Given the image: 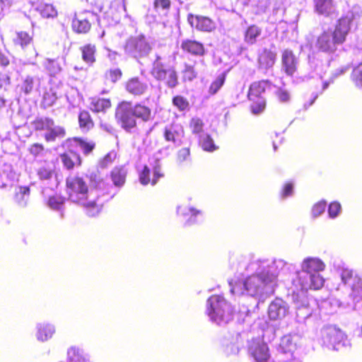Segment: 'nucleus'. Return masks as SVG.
<instances>
[{
    "label": "nucleus",
    "instance_id": "nucleus-44",
    "mask_svg": "<svg viewBox=\"0 0 362 362\" xmlns=\"http://www.w3.org/2000/svg\"><path fill=\"white\" fill-rule=\"evenodd\" d=\"M354 281L351 287V295L354 299L362 298V276L355 275Z\"/></svg>",
    "mask_w": 362,
    "mask_h": 362
},
{
    "label": "nucleus",
    "instance_id": "nucleus-31",
    "mask_svg": "<svg viewBox=\"0 0 362 362\" xmlns=\"http://www.w3.org/2000/svg\"><path fill=\"white\" fill-rule=\"evenodd\" d=\"M315 11L321 15L329 16L335 11L333 0H313Z\"/></svg>",
    "mask_w": 362,
    "mask_h": 362
},
{
    "label": "nucleus",
    "instance_id": "nucleus-52",
    "mask_svg": "<svg viewBox=\"0 0 362 362\" xmlns=\"http://www.w3.org/2000/svg\"><path fill=\"white\" fill-rule=\"evenodd\" d=\"M349 69H350L349 65H344V66H342L339 67V69H336L335 71L332 74V79L329 81H325L323 83L322 90H325V89H327L328 88L329 85L330 83H333L334 78H336L337 77H338L341 75H343L344 74L347 72L349 70Z\"/></svg>",
    "mask_w": 362,
    "mask_h": 362
},
{
    "label": "nucleus",
    "instance_id": "nucleus-37",
    "mask_svg": "<svg viewBox=\"0 0 362 362\" xmlns=\"http://www.w3.org/2000/svg\"><path fill=\"white\" fill-rule=\"evenodd\" d=\"M82 52L83 60L88 64H92L95 61V46L91 44L84 45L81 48Z\"/></svg>",
    "mask_w": 362,
    "mask_h": 362
},
{
    "label": "nucleus",
    "instance_id": "nucleus-26",
    "mask_svg": "<svg viewBox=\"0 0 362 362\" xmlns=\"http://www.w3.org/2000/svg\"><path fill=\"white\" fill-rule=\"evenodd\" d=\"M36 329V338L38 341L42 342L50 339L55 333L54 325L48 322L37 324Z\"/></svg>",
    "mask_w": 362,
    "mask_h": 362
},
{
    "label": "nucleus",
    "instance_id": "nucleus-12",
    "mask_svg": "<svg viewBox=\"0 0 362 362\" xmlns=\"http://www.w3.org/2000/svg\"><path fill=\"white\" fill-rule=\"evenodd\" d=\"M124 49L127 54L137 59L147 56L151 47L146 38L140 35L129 38L124 45Z\"/></svg>",
    "mask_w": 362,
    "mask_h": 362
},
{
    "label": "nucleus",
    "instance_id": "nucleus-64",
    "mask_svg": "<svg viewBox=\"0 0 362 362\" xmlns=\"http://www.w3.org/2000/svg\"><path fill=\"white\" fill-rule=\"evenodd\" d=\"M107 51V57L109 58V59L113 62H115L117 61L118 53L115 51H112L109 48H105Z\"/></svg>",
    "mask_w": 362,
    "mask_h": 362
},
{
    "label": "nucleus",
    "instance_id": "nucleus-20",
    "mask_svg": "<svg viewBox=\"0 0 362 362\" xmlns=\"http://www.w3.org/2000/svg\"><path fill=\"white\" fill-rule=\"evenodd\" d=\"M187 20L192 27L201 31L210 32L215 28V23L208 17L189 14Z\"/></svg>",
    "mask_w": 362,
    "mask_h": 362
},
{
    "label": "nucleus",
    "instance_id": "nucleus-62",
    "mask_svg": "<svg viewBox=\"0 0 362 362\" xmlns=\"http://www.w3.org/2000/svg\"><path fill=\"white\" fill-rule=\"evenodd\" d=\"M44 150V147L42 144H34L30 148V152L34 156L39 155Z\"/></svg>",
    "mask_w": 362,
    "mask_h": 362
},
{
    "label": "nucleus",
    "instance_id": "nucleus-15",
    "mask_svg": "<svg viewBox=\"0 0 362 362\" xmlns=\"http://www.w3.org/2000/svg\"><path fill=\"white\" fill-rule=\"evenodd\" d=\"M0 88H6L11 84V79L16 71L14 62H11L8 57L0 49Z\"/></svg>",
    "mask_w": 362,
    "mask_h": 362
},
{
    "label": "nucleus",
    "instance_id": "nucleus-22",
    "mask_svg": "<svg viewBox=\"0 0 362 362\" xmlns=\"http://www.w3.org/2000/svg\"><path fill=\"white\" fill-rule=\"evenodd\" d=\"M178 214L187 218L186 223L192 225L202 219L203 213L192 206H178L177 209Z\"/></svg>",
    "mask_w": 362,
    "mask_h": 362
},
{
    "label": "nucleus",
    "instance_id": "nucleus-3",
    "mask_svg": "<svg viewBox=\"0 0 362 362\" xmlns=\"http://www.w3.org/2000/svg\"><path fill=\"white\" fill-rule=\"evenodd\" d=\"M300 269L297 272V277L302 290H318L324 286L325 279L320 272L325 270V264L320 258H305L301 262Z\"/></svg>",
    "mask_w": 362,
    "mask_h": 362
},
{
    "label": "nucleus",
    "instance_id": "nucleus-48",
    "mask_svg": "<svg viewBox=\"0 0 362 362\" xmlns=\"http://www.w3.org/2000/svg\"><path fill=\"white\" fill-rule=\"evenodd\" d=\"M351 80L357 88H362V64H358L353 69Z\"/></svg>",
    "mask_w": 362,
    "mask_h": 362
},
{
    "label": "nucleus",
    "instance_id": "nucleus-29",
    "mask_svg": "<svg viewBox=\"0 0 362 362\" xmlns=\"http://www.w3.org/2000/svg\"><path fill=\"white\" fill-rule=\"evenodd\" d=\"M38 85L39 79L37 78L26 75L22 77L21 82L18 84V88L21 92L28 95L30 94Z\"/></svg>",
    "mask_w": 362,
    "mask_h": 362
},
{
    "label": "nucleus",
    "instance_id": "nucleus-24",
    "mask_svg": "<svg viewBox=\"0 0 362 362\" xmlns=\"http://www.w3.org/2000/svg\"><path fill=\"white\" fill-rule=\"evenodd\" d=\"M180 47L183 52L194 56H203L205 53L203 44L194 40H183Z\"/></svg>",
    "mask_w": 362,
    "mask_h": 362
},
{
    "label": "nucleus",
    "instance_id": "nucleus-33",
    "mask_svg": "<svg viewBox=\"0 0 362 362\" xmlns=\"http://www.w3.org/2000/svg\"><path fill=\"white\" fill-rule=\"evenodd\" d=\"M54 173V165L51 163L45 162L37 169V175L42 181L50 180L53 177Z\"/></svg>",
    "mask_w": 362,
    "mask_h": 362
},
{
    "label": "nucleus",
    "instance_id": "nucleus-50",
    "mask_svg": "<svg viewBox=\"0 0 362 362\" xmlns=\"http://www.w3.org/2000/svg\"><path fill=\"white\" fill-rule=\"evenodd\" d=\"M173 104L180 111L188 110L189 107L188 100L181 95L175 96L173 99Z\"/></svg>",
    "mask_w": 362,
    "mask_h": 362
},
{
    "label": "nucleus",
    "instance_id": "nucleus-58",
    "mask_svg": "<svg viewBox=\"0 0 362 362\" xmlns=\"http://www.w3.org/2000/svg\"><path fill=\"white\" fill-rule=\"evenodd\" d=\"M122 76V71L119 69L115 68L113 69H110L109 71L106 73V77L110 79L112 82H116L118 81Z\"/></svg>",
    "mask_w": 362,
    "mask_h": 362
},
{
    "label": "nucleus",
    "instance_id": "nucleus-63",
    "mask_svg": "<svg viewBox=\"0 0 362 362\" xmlns=\"http://www.w3.org/2000/svg\"><path fill=\"white\" fill-rule=\"evenodd\" d=\"M116 153L115 152H110L107 153L105 158H103V160L102 162V165L105 166L108 165L109 163H111L112 160L115 158Z\"/></svg>",
    "mask_w": 362,
    "mask_h": 362
},
{
    "label": "nucleus",
    "instance_id": "nucleus-35",
    "mask_svg": "<svg viewBox=\"0 0 362 362\" xmlns=\"http://www.w3.org/2000/svg\"><path fill=\"white\" fill-rule=\"evenodd\" d=\"M30 194V189L28 187H18L16 189L15 202L21 207L27 205Z\"/></svg>",
    "mask_w": 362,
    "mask_h": 362
},
{
    "label": "nucleus",
    "instance_id": "nucleus-36",
    "mask_svg": "<svg viewBox=\"0 0 362 362\" xmlns=\"http://www.w3.org/2000/svg\"><path fill=\"white\" fill-rule=\"evenodd\" d=\"M111 106V102L109 99L94 98L92 99L90 107V110L99 112H105Z\"/></svg>",
    "mask_w": 362,
    "mask_h": 362
},
{
    "label": "nucleus",
    "instance_id": "nucleus-7",
    "mask_svg": "<svg viewBox=\"0 0 362 362\" xmlns=\"http://www.w3.org/2000/svg\"><path fill=\"white\" fill-rule=\"evenodd\" d=\"M272 86V83L267 80L255 81L250 85L247 98L252 102L251 111L253 114L258 115L263 112L266 106L263 94Z\"/></svg>",
    "mask_w": 362,
    "mask_h": 362
},
{
    "label": "nucleus",
    "instance_id": "nucleus-17",
    "mask_svg": "<svg viewBox=\"0 0 362 362\" xmlns=\"http://www.w3.org/2000/svg\"><path fill=\"white\" fill-rule=\"evenodd\" d=\"M163 136L166 141L180 146L185 136L183 127L179 123H172L165 126Z\"/></svg>",
    "mask_w": 362,
    "mask_h": 362
},
{
    "label": "nucleus",
    "instance_id": "nucleus-46",
    "mask_svg": "<svg viewBox=\"0 0 362 362\" xmlns=\"http://www.w3.org/2000/svg\"><path fill=\"white\" fill-rule=\"evenodd\" d=\"M64 203V198L62 196L55 194L51 196L47 202V206L54 210H60Z\"/></svg>",
    "mask_w": 362,
    "mask_h": 362
},
{
    "label": "nucleus",
    "instance_id": "nucleus-19",
    "mask_svg": "<svg viewBox=\"0 0 362 362\" xmlns=\"http://www.w3.org/2000/svg\"><path fill=\"white\" fill-rule=\"evenodd\" d=\"M249 351L256 362H272L269 358L268 346L263 342H254Z\"/></svg>",
    "mask_w": 362,
    "mask_h": 362
},
{
    "label": "nucleus",
    "instance_id": "nucleus-6",
    "mask_svg": "<svg viewBox=\"0 0 362 362\" xmlns=\"http://www.w3.org/2000/svg\"><path fill=\"white\" fill-rule=\"evenodd\" d=\"M167 62L166 55L156 53L151 74L157 81H163L168 88H173L178 84L177 75L175 69Z\"/></svg>",
    "mask_w": 362,
    "mask_h": 362
},
{
    "label": "nucleus",
    "instance_id": "nucleus-9",
    "mask_svg": "<svg viewBox=\"0 0 362 362\" xmlns=\"http://www.w3.org/2000/svg\"><path fill=\"white\" fill-rule=\"evenodd\" d=\"M33 124L35 130L45 131L44 138L47 142L55 141L57 139L65 136V129L56 125L54 121L47 117H38L33 121Z\"/></svg>",
    "mask_w": 362,
    "mask_h": 362
},
{
    "label": "nucleus",
    "instance_id": "nucleus-39",
    "mask_svg": "<svg viewBox=\"0 0 362 362\" xmlns=\"http://www.w3.org/2000/svg\"><path fill=\"white\" fill-rule=\"evenodd\" d=\"M339 272L341 284L344 286L347 285L351 288L352 283L355 281V275H354L353 270L346 267H342L339 270Z\"/></svg>",
    "mask_w": 362,
    "mask_h": 362
},
{
    "label": "nucleus",
    "instance_id": "nucleus-16",
    "mask_svg": "<svg viewBox=\"0 0 362 362\" xmlns=\"http://www.w3.org/2000/svg\"><path fill=\"white\" fill-rule=\"evenodd\" d=\"M153 171V176L152 180H151V169L148 166L144 165L141 170H139V178L141 185H147L151 182L152 185H155L158 179L163 176V174L161 173V168L158 160H155Z\"/></svg>",
    "mask_w": 362,
    "mask_h": 362
},
{
    "label": "nucleus",
    "instance_id": "nucleus-14",
    "mask_svg": "<svg viewBox=\"0 0 362 362\" xmlns=\"http://www.w3.org/2000/svg\"><path fill=\"white\" fill-rule=\"evenodd\" d=\"M95 22L99 23L97 14L90 11H86L75 16L72 21V28L78 33H86L90 30L91 25Z\"/></svg>",
    "mask_w": 362,
    "mask_h": 362
},
{
    "label": "nucleus",
    "instance_id": "nucleus-43",
    "mask_svg": "<svg viewBox=\"0 0 362 362\" xmlns=\"http://www.w3.org/2000/svg\"><path fill=\"white\" fill-rule=\"evenodd\" d=\"M199 141L204 151H213L216 149L213 139L208 134H202V135H199Z\"/></svg>",
    "mask_w": 362,
    "mask_h": 362
},
{
    "label": "nucleus",
    "instance_id": "nucleus-1",
    "mask_svg": "<svg viewBox=\"0 0 362 362\" xmlns=\"http://www.w3.org/2000/svg\"><path fill=\"white\" fill-rule=\"evenodd\" d=\"M240 276L229 281L232 295L252 297L269 296L274 293L278 275L293 270L294 267L283 259H257L246 264L240 262L236 268Z\"/></svg>",
    "mask_w": 362,
    "mask_h": 362
},
{
    "label": "nucleus",
    "instance_id": "nucleus-57",
    "mask_svg": "<svg viewBox=\"0 0 362 362\" xmlns=\"http://www.w3.org/2000/svg\"><path fill=\"white\" fill-rule=\"evenodd\" d=\"M326 202L325 201H320L315 204L312 209V215L313 217H317L320 216L325 210Z\"/></svg>",
    "mask_w": 362,
    "mask_h": 362
},
{
    "label": "nucleus",
    "instance_id": "nucleus-18",
    "mask_svg": "<svg viewBox=\"0 0 362 362\" xmlns=\"http://www.w3.org/2000/svg\"><path fill=\"white\" fill-rule=\"evenodd\" d=\"M288 313V306L282 299L276 298L268 308L269 317L272 320H281Z\"/></svg>",
    "mask_w": 362,
    "mask_h": 362
},
{
    "label": "nucleus",
    "instance_id": "nucleus-61",
    "mask_svg": "<svg viewBox=\"0 0 362 362\" xmlns=\"http://www.w3.org/2000/svg\"><path fill=\"white\" fill-rule=\"evenodd\" d=\"M154 6L157 9H162L163 11H167L170 6V0H156L154 1Z\"/></svg>",
    "mask_w": 362,
    "mask_h": 362
},
{
    "label": "nucleus",
    "instance_id": "nucleus-38",
    "mask_svg": "<svg viewBox=\"0 0 362 362\" xmlns=\"http://www.w3.org/2000/svg\"><path fill=\"white\" fill-rule=\"evenodd\" d=\"M80 128L83 132H87L93 127V122L88 111H81L78 115Z\"/></svg>",
    "mask_w": 362,
    "mask_h": 362
},
{
    "label": "nucleus",
    "instance_id": "nucleus-32",
    "mask_svg": "<svg viewBox=\"0 0 362 362\" xmlns=\"http://www.w3.org/2000/svg\"><path fill=\"white\" fill-rule=\"evenodd\" d=\"M262 31V28L256 25H250L244 33L245 42L249 45L255 44L260 37Z\"/></svg>",
    "mask_w": 362,
    "mask_h": 362
},
{
    "label": "nucleus",
    "instance_id": "nucleus-49",
    "mask_svg": "<svg viewBox=\"0 0 362 362\" xmlns=\"http://www.w3.org/2000/svg\"><path fill=\"white\" fill-rule=\"evenodd\" d=\"M225 82V75L223 74H220L210 85L209 93L211 95L216 94L218 90L223 86Z\"/></svg>",
    "mask_w": 362,
    "mask_h": 362
},
{
    "label": "nucleus",
    "instance_id": "nucleus-56",
    "mask_svg": "<svg viewBox=\"0 0 362 362\" xmlns=\"http://www.w3.org/2000/svg\"><path fill=\"white\" fill-rule=\"evenodd\" d=\"M341 212V205L339 202L331 203L328 208L329 216L332 218H336Z\"/></svg>",
    "mask_w": 362,
    "mask_h": 362
},
{
    "label": "nucleus",
    "instance_id": "nucleus-21",
    "mask_svg": "<svg viewBox=\"0 0 362 362\" xmlns=\"http://www.w3.org/2000/svg\"><path fill=\"white\" fill-rule=\"evenodd\" d=\"M126 90L134 95H144L148 90V84L146 81L139 77H133L126 83Z\"/></svg>",
    "mask_w": 362,
    "mask_h": 362
},
{
    "label": "nucleus",
    "instance_id": "nucleus-13",
    "mask_svg": "<svg viewBox=\"0 0 362 362\" xmlns=\"http://www.w3.org/2000/svg\"><path fill=\"white\" fill-rule=\"evenodd\" d=\"M295 303L296 321L299 324H305L317 309L315 300L305 296L300 300H296Z\"/></svg>",
    "mask_w": 362,
    "mask_h": 362
},
{
    "label": "nucleus",
    "instance_id": "nucleus-54",
    "mask_svg": "<svg viewBox=\"0 0 362 362\" xmlns=\"http://www.w3.org/2000/svg\"><path fill=\"white\" fill-rule=\"evenodd\" d=\"M197 77V72L194 66L189 64H185V68L182 70V78L184 81H192Z\"/></svg>",
    "mask_w": 362,
    "mask_h": 362
},
{
    "label": "nucleus",
    "instance_id": "nucleus-60",
    "mask_svg": "<svg viewBox=\"0 0 362 362\" xmlns=\"http://www.w3.org/2000/svg\"><path fill=\"white\" fill-rule=\"evenodd\" d=\"M189 149L188 148H182L177 153V160L180 163L186 161L189 158Z\"/></svg>",
    "mask_w": 362,
    "mask_h": 362
},
{
    "label": "nucleus",
    "instance_id": "nucleus-27",
    "mask_svg": "<svg viewBox=\"0 0 362 362\" xmlns=\"http://www.w3.org/2000/svg\"><path fill=\"white\" fill-rule=\"evenodd\" d=\"M297 59L290 50H285L282 54L283 67L288 75H293L296 69Z\"/></svg>",
    "mask_w": 362,
    "mask_h": 362
},
{
    "label": "nucleus",
    "instance_id": "nucleus-59",
    "mask_svg": "<svg viewBox=\"0 0 362 362\" xmlns=\"http://www.w3.org/2000/svg\"><path fill=\"white\" fill-rule=\"evenodd\" d=\"M293 184L291 182L286 183L281 193V197L282 199H286L288 197H291L293 195Z\"/></svg>",
    "mask_w": 362,
    "mask_h": 362
},
{
    "label": "nucleus",
    "instance_id": "nucleus-42",
    "mask_svg": "<svg viewBox=\"0 0 362 362\" xmlns=\"http://www.w3.org/2000/svg\"><path fill=\"white\" fill-rule=\"evenodd\" d=\"M74 141L76 146L86 155L90 153L95 147V143L91 141H86L80 138H75Z\"/></svg>",
    "mask_w": 362,
    "mask_h": 362
},
{
    "label": "nucleus",
    "instance_id": "nucleus-40",
    "mask_svg": "<svg viewBox=\"0 0 362 362\" xmlns=\"http://www.w3.org/2000/svg\"><path fill=\"white\" fill-rule=\"evenodd\" d=\"M35 10L40 14L43 18H53L57 15V11L54 6L51 4H39Z\"/></svg>",
    "mask_w": 362,
    "mask_h": 362
},
{
    "label": "nucleus",
    "instance_id": "nucleus-8",
    "mask_svg": "<svg viewBox=\"0 0 362 362\" xmlns=\"http://www.w3.org/2000/svg\"><path fill=\"white\" fill-rule=\"evenodd\" d=\"M322 344L329 349L340 350L349 346L347 336L334 325H325L321 329Z\"/></svg>",
    "mask_w": 362,
    "mask_h": 362
},
{
    "label": "nucleus",
    "instance_id": "nucleus-10",
    "mask_svg": "<svg viewBox=\"0 0 362 362\" xmlns=\"http://www.w3.org/2000/svg\"><path fill=\"white\" fill-rule=\"evenodd\" d=\"M303 330L296 334H288L284 336L280 341L278 349L279 361L284 360L297 359L293 357V352L296 349L297 344L303 335Z\"/></svg>",
    "mask_w": 362,
    "mask_h": 362
},
{
    "label": "nucleus",
    "instance_id": "nucleus-25",
    "mask_svg": "<svg viewBox=\"0 0 362 362\" xmlns=\"http://www.w3.org/2000/svg\"><path fill=\"white\" fill-rule=\"evenodd\" d=\"M276 61V54L268 49H263L258 54L259 68L264 70H268L272 68Z\"/></svg>",
    "mask_w": 362,
    "mask_h": 362
},
{
    "label": "nucleus",
    "instance_id": "nucleus-47",
    "mask_svg": "<svg viewBox=\"0 0 362 362\" xmlns=\"http://www.w3.org/2000/svg\"><path fill=\"white\" fill-rule=\"evenodd\" d=\"M43 64L50 75H55L61 71V66L55 59H46Z\"/></svg>",
    "mask_w": 362,
    "mask_h": 362
},
{
    "label": "nucleus",
    "instance_id": "nucleus-11",
    "mask_svg": "<svg viewBox=\"0 0 362 362\" xmlns=\"http://www.w3.org/2000/svg\"><path fill=\"white\" fill-rule=\"evenodd\" d=\"M118 124L127 132H132L136 125L132 103L123 101L119 104L115 112Z\"/></svg>",
    "mask_w": 362,
    "mask_h": 362
},
{
    "label": "nucleus",
    "instance_id": "nucleus-23",
    "mask_svg": "<svg viewBox=\"0 0 362 362\" xmlns=\"http://www.w3.org/2000/svg\"><path fill=\"white\" fill-rule=\"evenodd\" d=\"M240 335L237 333L233 335L225 337L222 340V347L223 351L227 355H235L239 352L240 349Z\"/></svg>",
    "mask_w": 362,
    "mask_h": 362
},
{
    "label": "nucleus",
    "instance_id": "nucleus-2",
    "mask_svg": "<svg viewBox=\"0 0 362 362\" xmlns=\"http://www.w3.org/2000/svg\"><path fill=\"white\" fill-rule=\"evenodd\" d=\"M66 183L69 199L83 206L88 216L99 214L103 207L100 197L108 194L112 188L96 174L85 177L70 175L66 178Z\"/></svg>",
    "mask_w": 362,
    "mask_h": 362
},
{
    "label": "nucleus",
    "instance_id": "nucleus-28",
    "mask_svg": "<svg viewBox=\"0 0 362 362\" xmlns=\"http://www.w3.org/2000/svg\"><path fill=\"white\" fill-rule=\"evenodd\" d=\"M127 169L124 166L115 167L110 173V178L113 185L118 188L124 186L126 182Z\"/></svg>",
    "mask_w": 362,
    "mask_h": 362
},
{
    "label": "nucleus",
    "instance_id": "nucleus-41",
    "mask_svg": "<svg viewBox=\"0 0 362 362\" xmlns=\"http://www.w3.org/2000/svg\"><path fill=\"white\" fill-rule=\"evenodd\" d=\"M57 99V96L54 90L50 88L45 92L42 96L41 106L43 108H48L52 106Z\"/></svg>",
    "mask_w": 362,
    "mask_h": 362
},
{
    "label": "nucleus",
    "instance_id": "nucleus-51",
    "mask_svg": "<svg viewBox=\"0 0 362 362\" xmlns=\"http://www.w3.org/2000/svg\"><path fill=\"white\" fill-rule=\"evenodd\" d=\"M31 41L32 37H30L26 32L21 31L17 33L15 42L16 44L21 45V47L24 48L29 45Z\"/></svg>",
    "mask_w": 362,
    "mask_h": 362
},
{
    "label": "nucleus",
    "instance_id": "nucleus-53",
    "mask_svg": "<svg viewBox=\"0 0 362 362\" xmlns=\"http://www.w3.org/2000/svg\"><path fill=\"white\" fill-rule=\"evenodd\" d=\"M62 160L67 169H71L76 161L78 160V156L74 153H65L62 156Z\"/></svg>",
    "mask_w": 362,
    "mask_h": 362
},
{
    "label": "nucleus",
    "instance_id": "nucleus-5",
    "mask_svg": "<svg viewBox=\"0 0 362 362\" xmlns=\"http://www.w3.org/2000/svg\"><path fill=\"white\" fill-rule=\"evenodd\" d=\"M234 313L233 305L221 295H213L206 300V314L216 325L228 323L233 319Z\"/></svg>",
    "mask_w": 362,
    "mask_h": 362
},
{
    "label": "nucleus",
    "instance_id": "nucleus-4",
    "mask_svg": "<svg viewBox=\"0 0 362 362\" xmlns=\"http://www.w3.org/2000/svg\"><path fill=\"white\" fill-rule=\"evenodd\" d=\"M351 21V16L347 15L341 18L333 32L325 31L317 37L316 47L324 52H334L337 49V46L345 41Z\"/></svg>",
    "mask_w": 362,
    "mask_h": 362
},
{
    "label": "nucleus",
    "instance_id": "nucleus-34",
    "mask_svg": "<svg viewBox=\"0 0 362 362\" xmlns=\"http://www.w3.org/2000/svg\"><path fill=\"white\" fill-rule=\"evenodd\" d=\"M132 110L135 117L141 119L144 122H148L151 119V110L147 106L141 104L132 105Z\"/></svg>",
    "mask_w": 362,
    "mask_h": 362
},
{
    "label": "nucleus",
    "instance_id": "nucleus-55",
    "mask_svg": "<svg viewBox=\"0 0 362 362\" xmlns=\"http://www.w3.org/2000/svg\"><path fill=\"white\" fill-rule=\"evenodd\" d=\"M275 94L278 100L281 103H288L291 100L290 93L283 88H278Z\"/></svg>",
    "mask_w": 362,
    "mask_h": 362
},
{
    "label": "nucleus",
    "instance_id": "nucleus-45",
    "mask_svg": "<svg viewBox=\"0 0 362 362\" xmlns=\"http://www.w3.org/2000/svg\"><path fill=\"white\" fill-rule=\"evenodd\" d=\"M204 124L202 119L194 117H192L189 122V128L194 134L202 135Z\"/></svg>",
    "mask_w": 362,
    "mask_h": 362
},
{
    "label": "nucleus",
    "instance_id": "nucleus-30",
    "mask_svg": "<svg viewBox=\"0 0 362 362\" xmlns=\"http://www.w3.org/2000/svg\"><path fill=\"white\" fill-rule=\"evenodd\" d=\"M66 360V362H90L88 355L76 346L68 349Z\"/></svg>",
    "mask_w": 362,
    "mask_h": 362
}]
</instances>
